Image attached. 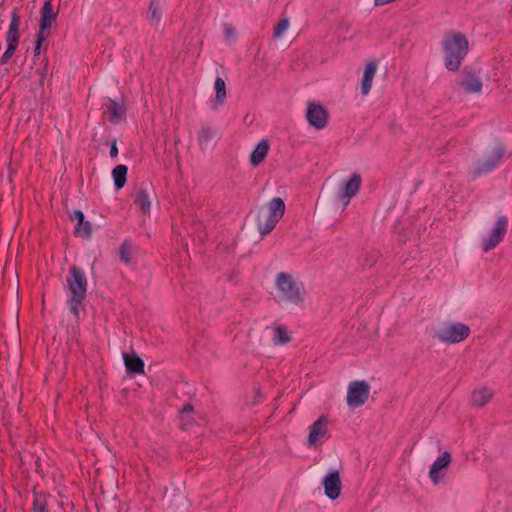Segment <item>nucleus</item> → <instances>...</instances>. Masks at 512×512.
<instances>
[{
  "label": "nucleus",
  "instance_id": "9",
  "mask_svg": "<svg viewBox=\"0 0 512 512\" xmlns=\"http://www.w3.org/2000/svg\"><path fill=\"white\" fill-rule=\"evenodd\" d=\"M20 25L21 16L20 9L13 8L11 11V21L8 30L5 34V40L7 43L6 51L3 53L0 64H5L17 50L20 40Z\"/></svg>",
  "mask_w": 512,
  "mask_h": 512
},
{
  "label": "nucleus",
  "instance_id": "21",
  "mask_svg": "<svg viewBox=\"0 0 512 512\" xmlns=\"http://www.w3.org/2000/svg\"><path fill=\"white\" fill-rule=\"evenodd\" d=\"M124 363L128 373L141 374L144 372V362L136 354H124Z\"/></svg>",
  "mask_w": 512,
  "mask_h": 512
},
{
  "label": "nucleus",
  "instance_id": "29",
  "mask_svg": "<svg viewBox=\"0 0 512 512\" xmlns=\"http://www.w3.org/2000/svg\"><path fill=\"white\" fill-rule=\"evenodd\" d=\"M216 90V104L221 105L226 97L225 82L221 77H217L214 84Z\"/></svg>",
  "mask_w": 512,
  "mask_h": 512
},
{
  "label": "nucleus",
  "instance_id": "28",
  "mask_svg": "<svg viewBox=\"0 0 512 512\" xmlns=\"http://www.w3.org/2000/svg\"><path fill=\"white\" fill-rule=\"evenodd\" d=\"M290 27V22L287 18L281 19L273 30V37L274 39H282L285 34L287 33L288 29Z\"/></svg>",
  "mask_w": 512,
  "mask_h": 512
},
{
  "label": "nucleus",
  "instance_id": "20",
  "mask_svg": "<svg viewBox=\"0 0 512 512\" xmlns=\"http://www.w3.org/2000/svg\"><path fill=\"white\" fill-rule=\"evenodd\" d=\"M50 494L44 491L33 490L32 512H49L48 499Z\"/></svg>",
  "mask_w": 512,
  "mask_h": 512
},
{
  "label": "nucleus",
  "instance_id": "12",
  "mask_svg": "<svg viewBox=\"0 0 512 512\" xmlns=\"http://www.w3.org/2000/svg\"><path fill=\"white\" fill-rule=\"evenodd\" d=\"M361 183V176L357 173H354L349 179L342 182L337 193V200L342 204L343 209L346 208L351 199L357 195Z\"/></svg>",
  "mask_w": 512,
  "mask_h": 512
},
{
  "label": "nucleus",
  "instance_id": "36",
  "mask_svg": "<svg viewBox=\"0 0 512 512\" xmlns=\"http://www.w3.org/2000/svg\"><path fill=\"white\" fill-rule=\"evenodd\" d=\"M256 161H257V158H256V148L251 152L250 154V162L253 166H256Z\"/></svg>",
  "mask_w": 512,
  "mask_h": 512
},
{
  "label": "nucleus",
  "instance_id": "34",
  "mask_svg": "<svg viewBox=\"0 0 512 512\" xmlns=\"http://www.w3.org/2000/svg\"><path fill=\"white\" fill-rule=\"evenodd\" d=\"M117 155H118V148H117L116 141L114 140L110 147V156L112 158H115V157H117Z\"/></svg>",
  "mask_w": 512,
  "mask_h": 512
},
{
  "label": "nucleus",
  "instance_id": "8",
  "mask_svg": "<svg viewBox=\"0 0 512 512\" xmlns=\"http://www.w3.org/2000/svg\"><path fill=\"white\" fill-rule=\"evenodd\" d=\"M306 446L309 449L320 448L330 438V420L328 416L322 415L308 428Z\"/></svg>",
  "mask_w": 512,
  "mask_h": 512
},
{
  "label": "nucleus",
  "instance_id": "24",
  "mask_svg": "<svg viewBox=\"0 0 512 512\" xmlns=\"http://www.w3.org/2000/svg\"><path fill=\"white\" fill-rule=\"evenodd\" d=\"M146 18L151 25L158 26L162 19L160 0H150Z\"/></svg>",
  "mask_w": 512,
  "mask_h": 512
},
{
  "label": "nucleus",
  "instance_id": "22",
  "mask_svg": "<svg viewBox=\"0 0 512 512\" xmlns=\"http://www.w3.org/2000/svg\"><path fill=\"white\" fill-rule=\"evenodd\" d=\"M493 396V391L487 387H480L473 391L471 401L473 405L481 407L487 404Z\"/></svg>",
  "mask_w": 512,
  "mask_h": 512
},
{
  "label": "nucleus",
  "instance_id": "10",
  "mask_svg": "<svg viewBox=\"0 0 512 512\" xmlns=\"http://www.w3.org/2000/svg\"><path fill=\"white\" fill-rule=\"evenodd\" d=\"M370 394V386L364 380L353 381L347 386L346 402L348 407L355 409L365 404Z\"/></svg>",
  "mask_w": 512,
  "mask_h": 512
},
{
  "label": "nucleus",
  "instance_id": "6",
  "mask_svg": "<svg viewBox=\"0 0 512 512\" xmlns=\"http://www.w3.org/2000/svg\"><path fill=\"white\" fill-rule=\"evenodd\" d=\"M509 225L506 215H498L492 225L480 236L479 245L482 252L495 249L505 238Z\"/></svg>",
  "mask_w": 512,
  "mask_h": 512
},
{
  "label": "nucleus",
  "instance_id": "3",
  "mask_svg": "<svg viewBox=\"0 0 512 512\" xmlns=\"http://www.w3.org/2000/svg\"><path fill=\"white\" fill-rule=\"evenodd\" d=\"M468 38L461 32H451L444 36L441 51L445 64H461L469 52Z\"/></svg>",
  "mask_w": 512,
  "mask_h": 512
},
{
  "label": "nucleus",
  "instance_id": "13",
  "mask_svg": "<svg viewBox=\"0 0 512 512\" xmlns=\"http://www.w3.org/2000/svg\"><path fill=\"white\" fill-rule=\"evenodd\" d=\"M452 456L449 452L440 453L430 466L428 477L434 485L440 484L447 476Z\"/></svg>",
  "mask_w": 512,
  "mask_h": 512
},
{
  "label": "nucleus",
  "instance_id": "27",
  "mask_svg": "<svg viewBox=\"0 0 512 512\" xmlns=\"http://www.w3.org/2000/svg\"><path fill=\"white\" fill-rule=\"evenodd\" d=\"M462 86L469 93H479L482 90L481 80L474 75L467 76L462 82Z\"/></svg>",
  "mask_w": 512,
  "mask_h": 512
},
{
  "label": "nucleus",
  "instance_id": "33",
  "mask_svg": "<svg viewBox=\"0 0 512 512\" xmlns=\"http://www.w3.org/2000/svg\"><path fill=\"white\" fill-rule=\"evenodd\" d=\"M194 412V407L193 405L191 404H186L182 410H181V417H182V420H184L185 416L187 414H192Z\"/></svg>",
  "mask_w": 512,
  "mask_h": 512
},
{
  "label": "nucleus",
  "instance_id": "18",
  "mask_svg": "<svg viewBox=\"0 0 512 512\" xmlns=\"http://www.w3.org/2000/svg\"><path fill=\"white\" fill-rule=\"evenodd\" d=\"M105 107L109 113V121L111 123L116 124L124 118L126 113L124 104L118 103L115 100L108 98Z\"/></svg>",
  "mask_w": 512,
  "mask_h": 512
},
{
  "label": "nucleus",
  "instance_id": "26",
  "mask_svg": "<svg viewBox=\"0 0 512 512\" xmlns=\"http://www.w3.org/2000/svg\"><path fill=\"white\" fill-rule=\"evenodd\" d=\"M127 171V166L123 164H119L113 169L112 176L114 179L115 187L117 189H121L122 187H124L126 183Z\"/></svg>",
  "mask_w": 512,
  "mask_h": 512
},
{
  "label": "nucleus",
  "instance_id": "30",
  "mask_svg": "<svg viewBox=\"0 0 512 512\" xmlns=\"http://www.w3.org/2000/svg\"><path fill=\"white\" fill-rule=\"evenodd\" d=\"M119 254L122 262L125 264H130L132 255V243L128 240H125L119 248Z\"/></svg>",
  "mask_w": 512,
  "mask_h": 512
},
{
  "label": "nucleus",
  "instance_id": "4",
  "mask_svg": "<svg viewBox=\"0 0 512 512\" xmlns=\"http://www.w3.org/2000/svg\"><path fill=\"white\" fill-rule=\"evenodd\" d=\"M40 13H41L40 25H39V30L36 35V41H35V46H34V50H33L34 63H36L37 61H41V62L44 61V59L41 60L39 58V56H40V53H41L43 47H44V51L47 49V44H45V43L51 34L52 24L54 22H56L57 16H58V12H55L53 9L51 0H47L44 2L43 6L40 10Z\"/></svg>",
  "mask_w": 512,
  "mask_h": 512
},
{
  "label": "nucleus",
  "instance_id": "31",
  "mask_svg": "<svg viewBox=\"0 0 512 512\" xmlns=\"http://www.w3.org/2000/svg\"><path fill=\"white\" fill-rule=\"evenodd\" d=\"M222 29L225 42L228 44L234 43L237 37L235 26L231 23H224Z\"/></svg>",
  "mask_w": 512,
  "mask_h": 512
},
{
  "label": "nucleus",
  "instance_id": "1",
  "mask_svg": "<svg viewBox=\"0 0 512 512\" xmlns=\"http://www.w3.org/2000/svg\"><path fill=\"white\" fill-rule=\"evenodd\" d=\"M275 288L279 301H285L296 309L304 311L308 301L304 285L295 276L286 272H279L275 276Z\"/></svg>",
  "mask_w": 512,
  "mask_h": 512
},
{
  "label": "nucleus",
  "instance_id": "19",
  "mask_svg": "<svg viewBox=\"0 0 512 512\" xmlns=\"http://www.w3.org/2000/svg\"><path fill=\"white\" fill-rule=\"evenodd\" d=\"M503 158L504 149L501 146H497L490 152L488 159L484 163V165L478 168V173H484L494 169L502 162Z\"/></svg>",
  "mask_w": 512,
  "mask_h": 512
},
{
  "label": "nucleus",
  "instance_id": "17",
  "mask_svg": "<svg viewBox=\"0 0 512 512\" xmlns=\"http://www.w3.org/2000/svg\"><path fill=\"white\" fill-rule=\"evenodd\" d=\"M377 66H365L360 76V88L363 96L371 91L373 80L376 76Z\"/></svg>",
  "mask_w": 512,
  "mask_h": 512
},
{
  "label": "nucleus",
  "instance_id": "32",
  "mask_svg": "<svg viewBox=\"0 0 512 512\" xmlns=\"http://www.w3.org/2000/svg\"><path fill=\"white\" fill-rule=\"evenodd\" d=\"M269 149L270 145L266 139L258 142V164L266 157Z\"/></svg>",
  "mask_w": 512,
  "mask_h": 512
},
{
  "label": "nucleus",
  "instance_id": "25",
  "mask_svg": "<svg viewBox=\"0 0 512 512\" xmlns=\"http://www.w3.org/2000/svg\"><path fill=\"white\" fill-rule=\"evenodd\" d=\"M215 133L210 125H203L198 133V142L200 148L205 151L209 148L211 141L213 140Z\"/></svg>",
  "mask_w": 512,
  "mask_h": 512
},
{
  "label": "nucleus",
  "instance_id": "15",
  "mask_svg": "<svg viewBox=\"0 0 512 512\" xmlns=\"http://www.w3.org/2000/svg\"><path fill=\"white\" fill-rule=\"evenodd\" d=\"M264 333L270 341L277 346L288 344L292 338L288 327L279 323L266 328Z\"/></svg>",
  "mask_w": 512,
  "mask_h": 512
},
{
  "label": "nucleus",
  "instance_id": "35",
  "mask_svg": "<svg viewBox=\"0 0 512 512\" xmlns=\"http://www.w3.org/2000/svg\"><path fill=\"white\" fill-rule=\"evenodd\" d=\"M243 121L245 124L251 125L254 122V114H246Z\"/></svg>",
  "mask_w": 512,
  "mask_h": 512
},
{
  "label": "nucleus",
  "instance_id": "7",
  "mask_svg": "<svg viewBox=\"0 0 512 512\" xmlns=\"http://www.w3.org/2000/svg\"><path fill=\"white\" fill-rule=\"evenodd\" d=\"M434 335L439 342L454 345L468 338L470 328L461 322H444L436 328Z\"/></svg>",
  "mask_w": 512,
  "mask_h": 512
},
{
  "label": "nucleus",
  "instance_id": "5",
  "mask_svg": "<svg viewBox=\"0 0 512 512\" xmlns=\"http://www.w3.org/2000/svg\"><path fill=\"white\" fill-rule=\"evenodd\" d=\"M285 212V203L279 198L275 197L270 200L261 209V219L258 223V231L262 236L269 234L283 217Z\"/></svg>",
  "mask_w": 512,
  "mask_h": 512
},
{
  "label": "nucleus",
  "instance_id": "11",
  "mask_svg": "<svg viewBox=\"0 0 512 512\" xmlns=\"http://www.w3.org/2000/svg\"><path fill=\"white\" fill-rule=\"evenodd\" d=\"M305 119L310 127L319 131L328 125L329 113L325 106L319 102L310 101L305 109Z\"/></svg>",
  "mask_w": 512,
  "mask_h": 512
},
{
  "label": "nucleus",
  "instance_id": "23",
  "mask_svg": "<svg viewBox=\"0 0 512 512\" xmlns=\"http://www.w3.org/2000/svg\"><path fill=\"white\" fill-rule=\"evenodd\" d=\"M134 203L140 208L142 213H149L151 202L149 193L145 188L140 187L135 191Z\"/></svg>",
  "mask_w": 512,
  "mask_h": 512
},
{
  "label": "nucleus",
  "instance_id": "14",
  "mask_svg": "<svg viewBox=\"0 0 512 512\" xmlns=\"http://www.w3.org/2000/svg\"><path fill=\"white\" fill-rule=\"evenodd\" d=\"M322 486L325 495L330 500H335L341 493L340 472L335 468H330L322 479Z\"/></svg>",
  "mask_w": 512,
  "mask_h": 512
},
{
  "label": "nucleus",
  "instance_id": "2",
  "mask_svg": "<svg viewBox=\"0 0 512 512\" xmlns=\"http://www.w3.org/2000/svg\"><path fill=\"white\" fill-rule=\"evenodd\" d=\"M66 283L70 293L67 304L71 313L78 317L79 308L87 296V278L84 271L76 265L71 266Z\"/></svg>",
  "mask_w": 512,
  "mask_h": 512
},
{
  "label": "nucleus",
  "instance_id": "16",
  "mask_svg": "<svg viewBox=\"0 0 512 512\" xmlns=\"http://www.w3.org/2000/svg\"><path fill=\"white\" fill-rule=\"evenodd\" d=\"M72 221H76L75 235L89 238L92 234V225L89 221H85L84 214L80 210H74L70 215Z\"/></svg>",
  "mask_w": 512,
  "mask_h": 512
}]
</instances>
